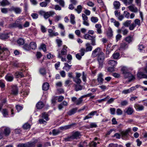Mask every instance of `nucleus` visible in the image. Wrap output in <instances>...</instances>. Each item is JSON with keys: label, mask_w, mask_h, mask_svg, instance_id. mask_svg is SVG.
<instances>
[{"label": "nucleus", "mask_w": 147, "mask_h": 147, "mask_svg": "<svg viewBox=\"0 0 147 147\" xmlns=\"http://www.w3.org/2000/svg\"><path fill=\"white\" fill-rule=\"evenodd\" d=\"M18 93V87L16 86H13L12 87L11 94L14 95H16Z\"/></svg>", "instance_id": "21"}, {"label": "nucleus", "mask_w": 147, "mask_h": 147, "mask_svg": "<svg viewBox=\"0 0 147 147\" xmlns=\"http://www.w3.org/2000/svg\"><path fill=\"white\" fill-rule=\"evenodd\" d=\"M107 34V36L109 37H111L113 35V32L111 28H109L108 29Z\"/></svg>", "instance_id": "33"}, {"label": "nucleus", "mask_w": 147, "mask_h": 147, "mask_svg": "<svg viewBox=\"0 0 147 147\" xmlns=\"http://www.w3.org/2000/svg\"><path fill=\"white\" fill-rule=\"evenodd\" d=\"M11 10L14 11L16 14L20 13L22 12L21 9L19 7H12L11 8Z\"/></svg>", "instance_id": "12"}, {"label": "nucleus", "mask_w": 147, "mask_h": 147, "mask_svg": "<svg viewBox=\"0 0 147 147\" xmlns=\"http://www.w3.org/2000/svg\"><path fill=\"white\" fill-rule=\"evenodd\" d=\"M97 144L96 142H92L89 144V146L90 147H96Z\"/></svg>", "instance_id": "62"}, {"label": "nucleus", "mask_w": 147, "mask_h": 147, "mask_svg": "<svg viewBox=\"0 0 147 147\" xmlns=\"http://www.w3.org/2000/svg\"><path fill=\"white\" fill-rule=\"evenodd\" d=\"M75 17L74 15L73 14H71L70 17V22L71 23L73 24H75L76 22L75 20Z\"/></svg>", "instance_id": "30"}, {"label": "nucleus", "mask_w": 147, "mask_h": 147, "mask_svg": "<svg viewBox=\"0 0 147 147\" xmlns=\"http://www.w3.org/2000/svg\"><path fill=\"white\" fill-rule=\"evenodd\" d=\"M105 54L102 51H100L97 56V60L99 64L98 67L102 68L105 59Z\"/></svg>", "instance_id": "2"}, {"label": "nucleus", "mask_w": 147, "mask_h": 147, "mask_svg": "<svg viewBox=\"0 0 147 147\" xmlns=\"http://www.w3.org/2000/svg\"><path fill=\"white\" fill-rule=\"evenodd\" d=\"M79 51L80 52V54L82 56L84 55L85 52H86L85 50V49L84 48L81 49Z\"/></svg>", "instance_id": "56"}, {"label": "nucleus", "mask_w": 147, "mask_h": 147, "mask_svg": "<svg viewBox=\"0 0 147 147\" xmlns=\"http://www.w3.org/2000/svg\"><path fill=\"white\" fill-rule=\"evenodd\" d=\"M48 32L49 33V36L50 37L56 36L59 35V34L58 32H53V30L51 29H48Z\"/></svg>", "instance_id": "18"}, {"label": "nucleus", "mask_w": 147, "mask_h": 147, "mask_svg": "<svg viewBox=\"0 0 147 147\" xmlns=\"http://www.w3.org/2000/svg\"><path fill=\"white\" fill-rule=\"evenodd\" d=\"M38 140L35 139L33 142H30L26 143V147H34L35 144L37 142Z\"/></svg>", "instance_id": "10"}, {"label": "nucleus", "mask_w": 147, "mask_h": 147, "mask_svg": "<svg viewBox=\"0 0 147 147\" xmlns=\"http://www.w3.org/2000/svg\"><path fill=\"white\" fill-rule=\"evenodd\" d=\"M71 65H69L67 63H64V66L63 67V69H65L66 71H68L71 68Z\"/></svg>", "instance_id": "29"}, {"label": "nucleus", "mask_w": 147, "mask_h": 147, "mask_svg": "<svg viewBox=\"0 0 147 147\" xmlns=\"http://www.w3.org/2000/svg\"><path fill=\"white\" fill-rule=\"evenodd\" d=\"M119 56V53L118 52L115 53H114L112 55L113 58L115 59H118Z\"/></svg>", "instance_id": "46"}, {"label": "nucleus", "mask_w": 147, "mask_h": 147, "mask_svg": "<svg viewBox=\"0 0 147 147\" xmlns=\"http://www.w3.org/2000/svg\"><path fill=\"white\" fill-rule=\"evenodd\" d=\"M103 75L101 73H100L98 75L97 80L98 82L100 84H102L104 81V79L103 78Z\"/></svg>", "instance_id": "19"}, {"label": "nucleus", "mask_w": 147, "mask_h": 147, "mask_svg": "<svg viewBox=\"0 0 147 147\" xmlns=\"http://www.w3.org/2000/svg\"><path fill=\"white\" fill-rule=\"evenodd\" d=\"M55 1L58 3L62 7H64L65 2L63 0H54Z\"/></svg>", "instance_id": "39"}, {"label": "nucleus", "mask_w": 147, "mask_h": 147, "mask_svg": "<svg viewBox=\"0 0 147 147\" xmlns=\"http://www.w3.org/2000/svg\"><path fill=\"white\" fill-rule=\"evenodd\" d=\"M9 51L8 48L0 46V59L5 60L9 56Z\"/></svg>", "instance_id": "1"}, {"label": "nucleus", "mask_w": 147, "mask_h": 147, "mask_svg": "<svg viewBox=\"0 0 147 147\" xmlns=\"http://www.w3.org/2000/svg\"><path fill=\"white\" fill-rule=\"evenodd\" d=\"M108 63L112 67H114L117 64V62L115 60H111L109 61Z\"/></svg>", "instance_id": "40"}, {"label": "nucleus", "mask_w": 147, "mask_h": 147, "mask_svg": "<svg viewBox=\"0 0 147 147\" xmlns=\"http://www.w3.org/2000/svg\"><path fill=\"white\" fill-rule=\"evenodd\" d=\"M130 129H128L126 130L125 131H122L121 134L123 136H127L128 134L129 133L130 131Z\"/></svg>", "instance_id": "36"}, {"label": "nucleus", "mask_w": 147, "mask_h": 147, "mask_svg": "<svg viewBox=\"0 0 147 147\" xmlns=\"http://www.w3.org/2000/svg\"><path fill=\"white\" fill-rule=\"evenodd\" d=\"M96 111H92L88 115L86 116L83 119L84 120H85L87 119L91 118L92 116L94 115L96 113H97Z\"/></svg>", "instance_id": "13"}, {"label": "nucleus", "mask_w": 147, "mask_h": 147, "mask_svg": "<svg viewBox=\"0 0 147 147\" xmlns=\"http://www.w3.org/2000/svg\"><path fill=\"white\" fill-rule=\"evenodd\" d=\"M2 113L4 117H6V116L8 115V111L5 109H4L2 110Z\"/></svg>", "instance_id": "54"}, {"label": "nucleus", "mask_w": 147, "mask_h": 147, "mask_svg": "<svg viewBox=\"0 0 147 147\" xmlns=\"http://www.w3.org/2000/svg\"><path fill=\"white\" fill-rule=\"evenodd\" d=\"M44 106V104L42 102H38L36 105V107L38 109H41Z\"/></svg>", "instance_id": "38"}, {"label": "nucleus", "mask_w": 147, "mask_h": 147, "mask_svg": "<svg viewBox=\"0 0 147 147\" xmlns=\"http://www.w3.org/2000/svg\"><path fill=\"white\" fill-rule=\"evenodd\" d=\"M128 71L129 70L127 68L125 67H122L121 69V71L123 75L127 73Z\"/></svg>", "instance_id": "44"}, {"label": "nucleus", "mask_w": 147, "mask_h": 147, "mask_svg": "<svg viewBox=\"0 0 147 147\" xmlns=\"http://www.w3.org/2000/svg\"><path fill=\"white\" fill-rule=\"evenodd\" d=\"M110 98V97L109 96H107L106 97L104 98L98 100V101L100 103L102 101H106L107 100H108V99H109Z\"/></svg>", "instance_id": "57"}, {"label": "nucleus", "mask_w": 147, "mask_h": 147, "mask_svg": "<svg viewBox=\"0 0 147 147\" xmlns=\"http://www.w3.org/2000/svg\"><path fill=\"white\" fill-rule=\"evenodd\" d=\"M109 147H123V146L121 145H119L117 144H110L109 145Z\"/></svg>", "instance_id": "59"}, {"label": "nucleus", "mask_w": 147, "mask_h": 147, "mask_svg": "<svg viewBox=\"0 0 147 147\" xmlns=\"http://www.w3.org/2000/svg\"><path fill=\"white\" fill-rule=\"evenodd\" d=\"M75 90L76 91L81 90L82 89V87L80 85V84H75L74 85Z\"/></svg>", "instance_id": "27"}, {"label": "nucleus", "mask_w": 147, "mask_h": 147, "mask_svg": "<svg viewBox=\"0 0 147 147\" xmlns=\"http://www.w3.org/2000/svg\"><path fill=\"white\" fill-rule=\"evenodd\" d=\"M10 129L9 128L5 126H3L0 128V134L1 136V139L3 137V135L5 136H8L10 133Z\"/></svg>", "instance_id": "3"}, {"label": "nucleus", "mask_w": 147, "mask_h": 147, "mask_svg": "<svg viewBox=\"0 0 147 147\" xmlns=\"http://www.w3.org/2000/svg\"><path fill=\"white\" fill-rule=\"evenodd\" d=\"M67 47L65 45H63L60 52H59L57 57H61V56L66 55L67 54Z\"/></svg>", "instance_id": "5"}, {"label": "nucleus", "mask_w": 147, "mask_h": 147, "mask_svg": "<svg viewBox=\"0 0 147 147\" xmlns=\"http://www.w3.org/2000/svg\"><path fill=\"white\" fill-rule=\"evenodd\" d=\"M86 49L85 50L87 52L90 51L92 49V47L89 43H87L86 44Z\"/></svg>", "instance_id": "25"}, {"label": "nucleus", "mask_w": 147, "mask_h": 147, "mask_svg": "<svg viewBox=\"0 0 147 147\" xmlns=\"http://www.w3.org/2000/svg\"><path fill=\"white\" fill-rule=\"evenodd\" d=\"M136 27V26L134 24V23H133L129 25V29L130 30H132L134 29Z\"/></svg>", "instance_id": "64"}, {"label": "nucleus", "mask_w": 147, "mask_h": 147, "mask_svg": "<svg viewBox=\"0 0 147 147\" xmlns=\"http://www.w3.org/2000/svg\"><path fill=\"white\" fill-rule=\"evenodd\" d=\"M134 24L136 26H140L141 25L140 21L138 19H136L134 20Z\"/></svg>", "instance_id": "45"}, {"label": "nucleus", "mask_w": 147, "mask_h": 147, "mask_svg": "<svg viewBox=\"0 0 147 147\" xmlns=\"http://www.w3.org/2000/svg\"><path fill=\"white\" fill-rule=\"evenodd\" d=\"M9 4L10 3L7 0H2L0 2V5L2 6H5Z\"/></svg>", "instance_id": "32"}, {"label": "nucleus", "mask_w": 147, "mask_h": 147, "mask_svg": "<svg viewBox=\"0 0 147 147\" xmlns=\"http://www.w3.org/2000/svg\"><path fill=\"white\" fill-rule=\"evenodd\" d=\"M101 49L100 47H97L92 52V57H95L97 56L100 52Z\"/></svg>", "instance_id": "8"}, {"label": "nucleus", "mask_w": 147, "mask_h": 147, "mask_svg": "<svg viewBox=\"0 0 147 147\" xmlns=\"http://www.w3.org/2000/svg\"><path fill=\"white\" fill-rule=\"evenodd\" d=\"M78 108L75 107L70 109L67 112L68 115L71 116L74 114L78 110Z\"/></svg>", "instance_id": "16"}, {"label": "nucleus", "mask_w": 147, "mask_h": 147, "mask_svg": "<svg viewBox=\"0 0 147 147\" xmlns=\"http://www.w3.org/2000/svg\"><path fill=\"white\" fill-rule=\"evenodd\" d=\"M95 27L97 33L99 34H101L102 32L101 30L102 26L101 25L99 24H96L95 25Z\"/></svg>", "instance_id": "15"}, {"label": "nucleus", "mask_w": 147, "mask_h": 147, "mask_svg": "<svg viewBox=\"0 0 147 147\" xmlns=\"http://www.w3.org/2000/svg\"><path fill=\"white\" fill-rule=\"evenodd\" d=\"M113 4L114 6V8L115 9H119L120 6V4L119 1H114Z\"/></svg>", "instance_id": "28"}, {"label": "nucleus", "mask_w": 147, "mask_h": 147, "mask_svg": "<svg viewBox=\"0 0 147 147\" xmlns=\"http://www.w3.org/2000/svg\"><path fill=\"white\" fill-rule=\"evenodd\" d=\"M88 144L86 142L84 141L82 144H80L79 145V147H87Z\"/></svg>", "instance_id": "63"}, {"label": "nucleus", "mask_w": 147, "mask_h": 147, "mask_svg": "<svg viewBox=\"0 0 147 147\" xmlns=\"http://www.w3.org/2000/svg\"><path fill=\"white\" fill-rule=\"evenodd\" d=\"M39 72L40 74L42 75H44L46 74V71L45 68H41L40 69Z\"/></svg>", "instance_id": "52"}, {"label": "nucleus", "mask_w": 147, "mask_h": 147, "mask_svg": "<svg viewBox=\"0 0 147 147\" xmlns=\"http://www.w3.org/2000/svg\"><path fill=\"white\" fill-rule=\"evenodd\" d=\"M131 20H127L123 23V25L125 27H128L131 24Z\"/></svg>", "instance_id": "55"}, {"label": "nucleus", "mask_w": 147, "mask_h": 147, "mask_svg": "<svg viewBox=\"0 0 147 147\" xmlns=\"http://www.w3.org/2000/svg\"><path fill=\"white\" fill-rule=\"evenodd\" d=\"M60 133L59 130L54 129L52 130V133L53 136H56L58 135Z\"/></svg>", "instance_id": "50"}, {"label": "nucleus", "mask_w": 147, "mask_h": 147, "mask_svg": "<svg viewBox=\"0 0 147 147\" xmlns=\"http://www.w3.org/2000/svg\"><path fill=\"white\" fill-rule=\"evenodd\" d=\"M56 41L59 47L61 46L62 44V41L60 39H57L56 40Z\"/></svg>", "instance_id": "49"}, {"label": "nucleus", "mask_w": 147, "mask_h": 147, "mask_svg": "<svg viewBox=\"0 0 147 147\" xmlns=\"http://www.w3.org/2000/svg\"><path fill=\"white\" fill-rule=\"evenodd\" d=\"M82 102L83 99L80 98L77 100L76 104V105H78L81 104L82 103Z\"/></svg>", "instance_id": "60"}, {"label": "nucleus", "mask_w": 147, "mask_h": 147, "mask_svg": "<svg viewBox=\"0 0 147 147\" xmlns=\"http://www.w3.org/2000/svg\"><path fill=\"white\" fill-rule=\"evenodd\" d=\"M15 75L16 77L17 78H23L24 77V75L22 72H17L15 73Z\"/></svg>", "instance_id": "35"}, {"label": "nucleus", "mask_w": 147, "mask_h": 147, "mask_svg": "<svg viewBox=\"0 0 147 147\" xmlns=\"http://www.w3.org/2000/svg\"><path fill=\"white\" fill-rule=\"evenodd\" d=\"M128 45L124 42H123L120 44V48L123 50H125L128 48Z\"/></svg>", "instance_id": "23"}, {"label": "nucleus", "mask_w": 147, "mask_h": 147, "mask_svg": "<svg viewBox=\"0 0 147 147\" xmlns=\"http://www.w3.org/2000/svg\"><path fill=\"white\" fill-rule=\"evenodd\" d=\"M123 76L125 78H129L130 81L135 79L134 76L132 75L131 73H130L129 71L124 74Z\"/></svg>", "instance_id": "11"}, {"label": "nucleus", "mask_w": 147, "mask_h": 147, "mask_svg": "<svg viewBox=\"0 0 147 147\" xmlns=\"http://www.w3.org/2000/svg\"><path fill=\"white\" fill-rule=\"evenodd\" d=\"M73 81L76 83L77 84H80L81 82V80L80 78H73Z\"/></svg>", "instance_id": "53"}, {"label": "nucleus", "mask_w": 147, "mask_h": 147, "mask_svg": "<svg viewBox=\"0 0 147 147\" xmlns=\"http://www.w3.org/2000/svg\"><path fill=\"white\" fill-rule=\"evenodd\" d=\"M91 21L93 23H96L98 21V19L96 17H92L91 18Z\"/></svg>", "instance_id": "51"}, {"label": "nucleus", "mask_w": 147, "mask_h": 147, "mask_svg": "<svg viewBox=\"0 0 147 147\" xmlns=\"http://www.w3.org/2000/svg\"><path fill=\"white\" fill-rule=\"evenodd\" d=\"M147 73V70L146 68H144V72L140 71L137 74V77L139 79L147 78V75L144 74Z\"/></svg>", "instance_id": "6"}, {"label": "nucleus", "mask_w": 147, "mask_h": 147, "mask_svg": "<svg viewBox=\"0 0 147 147\" xmlns=\"http://www.w3.org/2000/svg\"><path fill=\"white\" fill-rule=\"evenodd\" d=\"M30 49H35L36 47V45L34 42H32L30 44Z\"/></svg>", "instance_id": "41"}, {"label": "nucleus", "mask_w": 147, "mask_h": 147, "mask_svg": "<svg viewBox=\"0 0 147 147\" xmlns=\"http://www.w3.org/2000/svg\"><path fill=\"white\" fill-rule=\"evenodd\" d=\"M42 117L43 118H44L47 121L49 120L48 114L46 112H43L42 113Z\"/></svg>", "instance_id": "42"}, {"label": "nucleus", "mask_w": 147, "mask_h": 147, "mask_svg": "<svg viewBox=\"0 0 147 147\" xmlns=\"http://www.w3.org/2000/svg\"><path fill=\"white\" fill-rule=\"evenodd\" d=\"M64 140L65 142L71 141L73 140L71 136L66 138H65Z\"/></svg>", "instance_id": "61"}, {"label": "nucleus", "mask_w": 147, "mask_h": 147, "mask_svg": "<svg viewBox=\"0 0 147 147\" xmlns=\"http://www.w3.org/2000/svg\"><path fill=\"white\" fill-rule=\"evenodd\" d=\"M11 35V34L10 32L3 34L1 35L0 39L3 40L7 39Z\"/></svg>", "instance_id": "9"}, {"label": "nucleus", "mask_w": 147, "mask_h": 147, "mask_svg": "<svg viewBox=\"0 0 147 147\" xmlns=\"http://www.w3.org/2000/svg\"><path fill=\"white\" fill-rule=\"evenodd\" d=\"M17 43L19 45H22L24 43V40L22 38H19L17 41Z\"/></svg>", "instance_id": "47"}, {"label": "nucleus", "mask_w": 147, "mask_h": 147, "mask_svg": "<svg viewBox=\"0 0 147 147\" xmlns=\"http://www.w3.org/2000/svg\"><path fill=\"white\" fill-rule=\"evenodd\" d=\"M134 107L136 111H142L144 109V107L142 105H141L138 104H136L134 105Z\"/></svg>", "instance_id": "17"}, {"label": "nucleus", "mask_w": 147, "mask_h": 147, "mask_svg": "<svg viewBox=\"0 0 147 147\" xmlns=\"http://www.w3.org/2000/svg\"><path fill=\"white\" fill-rule=\"evenodd\" d=\"M5 78L7 81L11 82L13 80V76H11L9 74H8L5 76Z\"/></svg>", "instance_id": "37"}, {"label": "nucleus", "mask_w": 147, "mask_h": 147, "mask_svg": "<svg viewBox=\"0 0 147 147\" xmlns=\"http://www.w3.org/2000/svg\"><path fill=\"white\" fill-rule=\"evenodd\" d=\"M23 47V49L25 50L28 51L30 50V45H28L27 44H25L24 45Z\"/></svg>", "instance_id": "58"}, {"label": "nucleus", "mask_w": 147, "mask_h": 147, "mask_svg": "<svg viewBox=\"0 0 147 147\" xmlns=\"http://www.w3.org/2000/svg\"><path fill=\"white\" fill-rule=\"evenodd\" d=\"M133 40V37L130 36H129L126 37L124 39V40L127 42L128 44L132 42Z\"/></svg>", "instance_id": "26"}, {"label": "nucleus", "mask_w": 147, "mask_h": 147, "mask_svg": "<svg viewBox=\"0 0 147 147\" xmlns=\"http://www.w3.org/2000/svg\"><path fill=\"white\" fill-rule=\"evenodd\" d=\"M128 8L129 10L132 12H137L138 11L137 8L133 5L129 6Z\"/></svg>", "instance_id": "24"}, {"label": "nucleus", "mask_w": 147, "mask_h": 147, "mask_svg": "<svg viewBox=\"0 0 147 147\" xmlns=\"http://www.w3.org/2000/svg\"><path fill=\"white\" fill-rule=\"evenodd\" d=\"M73 140H78L80 139L81 136L80 133L78 131L73 132L71 136Z\"/></svg>", "instance_id": "7"}, {"label": "nucleus", "mask_w": 147, "mask_h": 147, "mask_svg": "<svg viewBox=\"0 0 147 147\" xmlns=\"http://www.w3.org/2000/svg\"><path fill=\"white\" fill-rule=\"evenodd\" d=\"M55 14L54 12L49 11L46 12L44 17L45 19H47L53 15Z\"/></svg>", "instance_id": "22"}, {"label": "nucleus", "mask_w": 147, "mask_h": 147, "mask_svg": "<svg viewBox=\"0 0 147 147\" xmlns=\"http://www.w3.org/2000/svg\"><path fill=\"white\" fill-rule=\"evenodd\" d=\"M49 84L48 83H45L42 85V90L45 91H46L49 89Z\"/></svg>", "instance_id": "31"}, {"label": "nucleus", "mask_w": 147, "mask_h": 147, "mask_svg": "<svg viewBox=\"0 0 147 147\" xmlns=\"http://www.w3.org/2000/svg\"><path fill=\"white\" fill-rule=\"evenodd\" d=\"M125 110V111H124L125 113L129 115H132L134 112V109L131 107H128Z\"/></svg>", "instance_id": "14"}, {"label": "nucleus", "mask_w": 147, "mask_h": 147, "mask_svg": "<svg viewBox=\"0 0 147 147\" xmlns=\"http://www.w3.org/2000/svg\"><path fill=\"white\" fill-rule=\"evenodd\" d=\"M9 26L11 28H18L19 29H22L23 28V26L22 24L17 20L14 23L9 24Z\"/></svg>", "instance_id": "4"}, {"label": "nucleus", "mask_w": 147, "mask_h": 147, "mask_svg": "<svg viewBox=\"0 0 147 147\" xmlns=\"http://www.w3.org/2000/svg\"><path fill=\"white\" fill-rule=\"evenodd\" d=\"M31 127V125L28 123H25L22 126L23 128L25 129H30Z\"/></svg>", "instance_id": "43"}, {"label": "nucleus", "mask_w": 147, "mask_h": 147, "mask_svg": "<svg viewBox=\"0 0 147 147\" xmlns=\"http://www.w3.org/2000/svg\"><path fill=\"white\" fill-rule=\"evenodd\" d=\"M90 40H91V44L92 45L94 46L96 45L95 36H92V37Z\"/></svg>", "instance_id": "48"}, {"label": "nucleus", "mask_w": 147, "mask_h": 147, "mask_svg": "<svg viewBox=\"0 0 147 147\" xmlns=\"http://www.w3.org/2000/svg\"><path fill=\"white\" fill-rule=\"evenodd\" d=\"M82 6L79 5L77 6V8L75 9V10L76 11L78 14L80 13L82 10Z\"/></svg>", "instance_id": "34"}, {"label": "nucleus", "mask_w": 147, "mask_h": 147, "mask_svg": "<svg viewBox=\"0 0 147 147\" xmlns=\"http://www.w3.org/2000/svg\"><path fill=\"white\" fill-rule=\"evenodd\" d=\"M74 125H76V123H73L69 125L64 126L61 127H59V129L62 130H66L70 128Z\"/></svg>", "instance_id": "20"}]
</instances>
